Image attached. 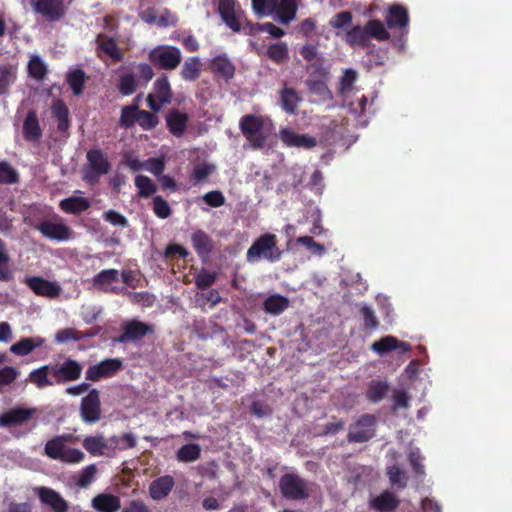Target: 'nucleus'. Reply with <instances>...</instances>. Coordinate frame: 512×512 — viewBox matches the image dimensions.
Masks as SVG:
<instances>
[{"label":"nucleus","instance_id":"obj_44","mask_svg":"<svg viewBox=\"0 0 512 512\" xmlns=\"http://www.w3.org/2000/svg\"><path fill=\"white\" fill-rule=\"evenodd\" d=\"M138 80L133 73H123L119 76L117 89L123 96H130L136 92Z\"/></svg>","mask_w":512,"mask_h":512},{"label":"nucleus","instance_id":"obj_35","mask_svg":"<svg viewBox=\"0 0 512 512\" xmlns=\"http://www.w3.org/2000/svg\"><path fill=\"white\" fill-rule=\"evenodd\" d=\"M87 79L86 73L80 68L71 69L66 75V82L75 96L83 94Z\"/></svg>","mask_w":512,"mask_h":512},{"label":"nucleus","instance_id":"obj_24","mask_svg":"<svg viewBox=\"0 0 512 512\" xmlns=\"http://www.w3.org/2000/svg\"><path fill=\"white\" fill-rule=\"evenodd\" d=\"M218 10L221 18L232 31H241L242 26L235 11L234 0H220Z\"/></svg>","mask_w":512,"mask_h":512},{"label":"nucleus","instance_id":"obj_22","mask_svg":"<svg viewBox=\"0 0 512 512\" xmlns=\"http://www.w3.org/2000/svg\"><path fill=\"white\" fill-rule=\"evenodd\" d=\"M91 507L96 512H118L121 508V500L110 493H99L92 498Z\"/></svg>","mask_w":512,"mask_h":512},{"label":"nucleus","instance_id":"obj_31","mask_svg":"<svg viewBox=\"0 0 512 512\" xmlns=\"http://www.w3.org/2000/svg\"><path fill=\"white\" fill-rule=\"evenodd\" d=\"M297 9L296 0H277L273 13L278 16L280 23L288 24L295 18Z\"/></svg>","mask_w":512,"mask_h":512},{"label":"nucleus","instance_id":"obj_52","mask_svg":"<svg viewBox=\"0 0 512 512\" xmlns=\"http://www.w3.org/2000/svg\"><path fill=\"white\" fill-rule=\"evenodd\" d=\"M48 72L44 61L37 55L31 57L28 62V73L36 80H43Z\"/></svg>","mask_w":512,"mask_h":512},{"label":"nucleus","instance_id":"obj_8","mask_svg":"<svg viewBox=\"0 0 512 512\" xmlns=\"http://www.w3.org/2000/svg\"><path fill=\"white\" fill-rule=\"evenodd\" d=\"M121 331L115 341L126 344L142 340L146 335L154 333V328L140 320L131 319L122 323Z\"/></svg>","mask_w":512,"mask_h":512},{"label":"nucleus","instance_id":"obj_6","mask_svg":"<svg viewBox=\"0 0 512 512\" xmlns=\"http://www.w3.org/2000/svg\"><path fill=\"white\" fill-rule=\"evenodd\" d=\"M82 371V364L72 358L52 364V378H54L55 384L77 381L80 379Z\"/></svg>","mask_w":512,"mask_h":512},{"label":"nucleus","instance_id":"obj_26","mask_svg":"<svg viewBox=\"0 0 512 512\" xmlns=\"http://www.w3.org/2000/svg\"><path fill=\"white\" fill-rule=\"evenodd\" d=\"M87 161L89 168L98 173L106 175L111 169V164L107 155L101 149H91L87 152Z\"/></svg>","mask_w":512,"mask_h":512},{"label":"nucleus","instance_id":"obj_21","mask_svg":"<svg viewBox=\"0 0 512 512\" xmlns=\"http://www.w3.org/2000/svg\"><path fill=\"white\" fill-rule=\"evenodd\" d=\"M371 349L380 355H384L394 350L408 352L411 350V345L408 342L399 341L396 337L389 335L375 341L372 344Z\"/></svg>","mask_w":512,"mask_h":512},{"label":"nucleus","instance_id":"obj_13","mask_svg":"<svg viewBox=\"0 0 512 512\" xmlns=\"http://www.w3.org/2000/svg\"><path fill=\"white\" fill-rule=\"evenodd\" d=\"M36 413V408H11L0 414V426L6 428L21 426L28 423Z\"/></svg>","mask_w":512,"mask_h":512},{"label":"nucleus","instance_id":"obj_51","mask_svg":"<svg viewBox=\"0 0 512 512\" xmlns=\"http://www.w3.org/2000/svg\"><path fill=\"white\" fill-rule=\"evenodd\" d=\"M267 56L276 64L285 62L289 57L287 44L278 42L270 45L267 49Z\"/></svg>","mask_w":512,"mask_h":512},{"label":"nucleus","instance_id":"obj_64","mask_svg":"<svg viewBox=\"0 0 512 512\" xmlns=\"http://www.w3.org/2000/svg\"><path fill=\"white\" fill-rule=\"evenodd\" d=\"M84 458L85 455L81 450L77 448L65 447L60 461L69 464H76L82 462Z\"/></svg>","mask_w":512,"mask_h":512},{"label":"nucleus","instance_id":"obj_11","mask_svg":"<svg viewBox=\"0 0 512 512\" xmlns=\"http://www.w3.org/2000/svg\"><path fill=\"white\" fill-rule=\"evenodd\" d=\"M122 361L118 358L105 359L96 365H91L86 370V379L97 382L102 378L114 376L121 368Z\"/></svg>","mask_w":512,"mask_h":512},{"label":"nucleus","instance_id":"obj_15","mask_svg":"<svg viewBox=\"0 0 512 512\" xmlns=\"http://www.w3.org/2000/svg\"><path fill=\"white\" fill-rule=\"evenodd\" d=\"M385 21L388 28L399 29L404 34L408 33L409 14L404 6L398 4L389 6Z\"/></svg>","mask_w":512,"mask_h":512},{"label":"nucleus","instance_id":"obj_34","mask_svg":"<svg viewBox=\"0 0 512 512\" xmlns=\"http://www.w3.org/2000/svg\"><path fill=\"white\" fill-rule=\"evenodd\" d=\"M70 435H59L54 438L48 440L44 447V453L49 458L54 460H60L64 449L66 447L65 443L70 440Z\"/></svg>","mask_w":512,"mask_h":512},{"label":"nucleus","instance_id":"obj_1","mask_svg":"<svg viewBox=\"0 0 512 512\" xmlns=\"http://www.w3.org/2000/svg\"><path fill=\"white\" fill-rule=\"evenodd\" d=\"M282 251L277 245L275 234L265 233L259 236L249 247L246 253L248 262H256L265 259L269 262H276L281 259Z\"/></svg>","mask_w":512,"mask_h":512},{"label":"nucleus","instance_id":"obj_10","mask_svg":"<svg viewBox=\"0 0 512 512\" xmlns=\"http://www.w3.org/2000/svg\"><path fill=\"white\" fill-rule=\"evenodd\" d=\"M32 10L50 22L60 21L66 14L64 0H30Z\"/></svg>","mask_w":512,"mask_h":512},{"label":"nucleus","instance_id":"obj_56","mask_svg":"<svg viewBox=\"0 0 512 512\" xmlns=\"http://www.w3.org/2000/svg\"><path fill=\"white\" fill-rule=\"evenodd\" d=\"M387 475L390 482L393 485H397L399 488H405L407 485V477L401 468L397 465L388 467Z\"/></svg>","mask_w":512,"mask_h":512},{"label":"nucleus","instance_id":"obj_45","mask_svg":"<svg viewBox=\"0 0 512 512\" xmlns=\"http://www.w3.org/2000/svg\"><path fill=\"white\" fill-rule=\"evenodd\" d=\"M389 392V385L384 381H372L366 391V398L371 403L383 400Z\"/></svg>","mask_w":512,"mask_h":512},{"label":"nucleus","instance_id":"obj_37","mask_svg":"<svg viewBox=\"0 0 512 512\" xmlns=\"http://www.w3.org/2000/svg\"><path fill=\"white\" fill-rule=\"evenodd\" d=\"M202 71L201 59L197 56L189 57L182 65L180 75L185 81H195Z\"/></svg>","mask_w":512,"mask_h":512},{"label":"nucleus","instance_id":"obj_33","mask_svg":"<svg viewBox=\"0 0 512 512\" xmlns=\"http://www.w3.org/2000/svg\"><path fill=\"white\" fill-rule=\"evenodd\" d=\"M345 42L351 46H359L362 48L368 47L370 44L368 32H367V26L364 27L360 25L353 26L351 29H349L344 38Z\"/></svg>","mask_w":512,"mask_h":512},{"label":"nucleus","instance_id":"obj_53","mask_svg":"<svg viewBox=\"0 0 512 512\" xmlns=\"http://www.w3.org/2000/svg\"><path fill=\"white\" fill-rule=\"evenodd\" d=\"M152 210L160 219H167L172 215V209L169 203L161 196L153 197Z\"/></svg>","mask_w":512,"mask_h":512},{"label":"nucleus","instance_id":"obj_39","mask_svg":"<svg viewBox=\"0 0 512 512\" xmlns=\"http://www.w3.org/2000/svg\"><path fill=\"white\" fill-rule=\"evenodd\" d=\"M289 299L280 294H273L267 297L263 303V309L266 313L279 315L289 307Z\"/></svg>","mask_w":512,"mask_h":512},{"label":"nucleus","instance_id":"obj_42","mask_svg":"<svg viewBox=\"0 0 512 512\" xmlns=\"http://www.w3.org/2000/svg\"><path fill=\"white\" fill-rule=\"evenodd\" d=\"M98 47L106 53L114 62H119L124 55L112 37L99 36Z\"/></svg>","mask_w":512,"mask_h":512},{"label":"nucleus","instance_id":"obj_7","mask_svg":"<svg viewBox=\"0 0 512 512\" xmlns=\"http://www.w3.org/2000/svg\"><path fill=\"white\" fill-rule=\"evenodd\" d=\"M79 413L86 424H95L101 419L100 392L93 388L81 399Z\"/></svg>","mask_w":512,"mask_h":512},{"label":"nucleus","instance_id":"obj_43","mask_svg":"<svg viewBox=\"0 0 512 512\" xmlns=\"http://www.w3.org/2000/svg\"><path fill=\"white\" fill-rule=\"evenodd\" d=\"M201 456V447L196 443L185 444L177 450L176 458L179 462L190 463Z\"/></svg>","mask_w":512,"mask_h":512},{"label":"nucleus","instance_id":"obj_49","mask_svg":"<svg viewBox=\"0 0 512 512\" xmlns=\"http://www.w3.org/2000/svg\"><path fill=\"white\" fill-rule=\"evenodd\" d=\"M20 181L18 171L7 161H0V184L13 185Z\"/></svg>","mask_w":512,"mask_h":512},{"label":"nucleus","instance_id":"obj_47","mask_svg":"<svg viewBox=\"0 0 512 512\" xmlns=\"http://www.w3.org/2000/svg\"><path fill=\"white\" fill-rule=\"evenodd\" d=\"M9 261L6 243L0 239V281L9 282L14 279L13 271L8 266Z\"/></svg>","mask_w":512,"mask_h":512},{"label":"nucleus","instance_id":"obj_12","mask_svg":"<svg viewBox=\"0 0 512 512\" xmlns=\"http://www.w3.org/2000/svg\"><path fill=\"white\" fill-rule=\"evenodd\" d=\"M44 237L54 241H66L73 237V231L62 221H41L35 227Z\"/></svg>","mask_w":512,"mask_h":512},{"label":"nucleus","instance_id":"obj_40","mask_svg":"<svg viewBox=\"0 0 512 512\" xmlns=\"http://www.w3.org/2000/svg\"><path fill=\"white\" fill-rule=\"evenodd\" d=\"M152 94L155 95L158 100H161L162 103H171L173 94L167 75L162 74L155 80Z\"/></svg>","mask_w":512,"mask_h":512},{"label":"nucleus","instance_id":"obj_14","mask_svg":"<svg viewBox=\"0 0 512 512\" xmlns=\"http://www.w3.org/2000/svg\"><path fill=\"white\" fill-rule=\"evenodd\" d=\"M119 275L117 269H104L93 276L92 285L104 293L118 294L121 289L112 284L119 280Z\"/></svg>","mask_w":512,"mask_h":512},{"label":"nucleus","instance_id":"obj_20","mask_svg":"<svg viewBox=\"0 0 512 512\" xmlns=\"http://www.w3.org/2000/svg\"><path fill=\"white\" fill-rule=\"evenodd\" d=\"M189 117L187 113L178 109H171L166 115V125L169 132L175 137H181L187 129Z\"/></svg>","mask_w":512,"mask_h":512},{"label":"nucleus","instance_id":"obj_46","mask_svg":"<svg viewBox=\"0 0 512 512\" xmlns=\"http://www.w3.org/2000/svg\"><path fill=\"white\" fill-rule=\"evenodd\" d=\"M134 184L138 189V196L147 199L157 191L156 184L145 175H137L134 179Z\"/></svg>","mask_w":512,"mask_h":512},{"label":"nucleus","instance_id":"obj_18","mask_svg":"<svg viewBox=\"0 0 512 512\" xmlns=\"http://www.w3.org/2000/svg\"><path fill=\"white\" fill-rule=\"evenodd\" d=\"M82 446L92 456H112L109 438H105L102 434L85 437Z\"/></svg>","mask_w":512,"mask_h":512},{"label":"nucleus","instance_id":"obj_9","mask_svg":"<svg viewBox=\"0 0 512 512\" xmlns=\"http://www.w3.org/2000/svg\"><path fill=\"white\" fill-rule=\"evenodd\" d=\"M41 505L50 512H69V502L55 489L39 486L33 489Z\"/></svg>","mask_w":512,"mask_h":512},{"label":"nucleus","instance_id":"obj_16","mask_svg":"<svg viewBox=\"0 0 512 512\" xmlns=\"http://www.w3.org/2000/svg\"><path fill=\"white\" fill-rule=\"evenodd\" d=\"M192 247L202 262L208 261L214 250L213 239L203 230H196L191 235Z\"/></svg>","mask_w":512,"mask_h":512},{"label":"nucleus","instance_id":"obj_4","mask_svg":"<svg viewBox=\"0 0 512 512\" xmlns=\"http://www.w3.org/2000/svg\"><path fill=\"white\" fill-rule=\"evenodd\" d=\"M282 496L289 500H304L309 497L307 483L294 473H286L279 480Z\"/></svg>","mask_w":512,"mask_h":512},{"label":"nucleus","instance_id":"obj_41","mask_svg":"<svg viewBox=\"0 0 512 512\" xmlns=\"http://www.w3.org/2000/svg\"><path fill=\"white\" fill-rule=\"evenodd\" d=\"M136 437L133 433H124L121 436H111L109 438V445L111 448V455L114 456L116 451H124L134 448L136 446Z\"/></svg>","mask_w":512,"mask_h":512},{"label":"nucleus","instance_id":"obj_63","mask_svg":"<svg viewBox=\"0 0 512 512\" xmlns=\"http://www.w3.org/2000/svg\"><path fill=\"white\" fill-rule=\"evenodd\" d=\"M102 217L106 222L110 223L113 226H118V227H123V228L128 226L127 218L115 210L111 209V210L105 211L103 213Z\"/></svg>","mask_w":512,"mask_h":512},{"label":"nucleus","instance_id":"obj_38","mask_svg":"<svg viewBox=\"0 0 512 512\" xmlns=\"http://www.w3.org/2000/svg\"><path fill=\"white\" fill-rule=\"evenodd\" d=\"M45 340L41 337L22 338L14 343L10 350L15 355L26 356L30 354L35 348L41 347Z\"/></svg>","mask_w":512,"mask_h":512},{"label":"nucleus","instance_id":"obj_2","mask_svg":"<svg viewBox=\"0 0 512 512\" xmlns=\"http://www.w3.org/2000/svg\"><path fill=\"white\" fill-rule=\"evenodd\" d=\"M263 128L264 118L260 115L246 114L240 118L239 129L255 150L262 149L267 142V135L263 133Z\"/></svg>","mask_w":512,"mask_h":512},{"label":"nucleus","instance_id":"obj_5","mask_svg":"<svg viewBox=\"0 0 512 512\" xmlns=\"http://www.w3.org/2000/svg\"><path fill=\"white\" fill-rule=\"evenodd\" d=\"M377 419L373 414H363L350 426L347 440L350 443H364L375 436Z\"/></svg>","mask_w":512,"mask_h":512},{"label":"nucleus","instance_id":"obj_54","mask_svg":"<svg viewBox=\"0 0 512 512\" xmlns=\"http://www.w3.org/2000/svg\"><path fill=\"white\" fill-rule=\"evenodd\" d=\"M217 279V273L202 268L195 276V285L200 290H205L212 286Z\"/></svg>","mask_w":512,"mask_h":512},{"label":"nucleus","instance_id":"obj_57","mask_svg":"<svg viewBox=\"0 0 512 512\" xmlns=\"http://www.w3.org/2000/svg\"><path fill=\"white\" fill-rule=\"evenodd\" d=\"M214 171V166L206 162L197 164L193 168L191 179L196 182L205 181Z\"/></svg>","mask_w":512,"mask_h":512},{"label":"nucleus","instance_id":"obj_32","mask_svg":"<svg viewBox=\"0 0 512 512\" xmlns=\"http://www.w3.org/2000/svg\"><path fill=\"white\" fill-rule=\"evenodd\" d=\"M28 380L38 388L55 385L52 378V364H47L30 372Z\"/></svg>","mask_w":512,"mask_h":512},{"label":"nucleus","instance_id":"obj_48","mask_svg":"<svg viewBox=\"0 0 512 512\" xmlns=\"http://www.w3.org/2000/svg\"><path fill=\"white\" fill-rule=\"evenodd\" d=\"M369 40L371 38L377 41H387L390 39V33L379 19H372L366 23Z\"/></svg>","mask_w":512,"mask_h":512},{"label":"nucleus","instance_id":"obj_50","mask_svg":"<svg viewBox=\"0 0 512 512\" xmlns=\"http://www.w3.org/2000/svg\"><path fill=\"white\" fill-rule=\"evenodd\" d=\"M17 71L9 65L0 66V95L9 91V87L16 81Z\"/></svg>","mask_w":512,"mask_h":512},{"label":"nucleus","instance_id":"obj_25","mask_svg":"<svg viewBox=\"0 0 512 512\" xmlns=\"http://www.w3.org/2000/svg\"><path fill=\"white\" fill-rule=\"evenodd\" d=\"M210 70L216 76L229 81L234 77L236 68L226 55H217L210 62Z\"/></svg>","mask_w":512,"mask_h":512},{"label":"nucleus","instance_id":"obj_3","mask_svg":"<svg viewBox=\"0 0 512 512\" xmlns=\"http://www.w3.org/2000/svg\"><path fill=\"white\" fill-rule=\"evenodd\" d=\"M149 59L159 69L174 70L180 65L182 54L176 46L161 45L149 52Z\"/></svg>","mask_w":512,"mask_h":512},{"label":"nucleus","instance_id":"obj_19","mask_svg":"<svg viewBox=\"0 0 512 512\" xmlns=\"http://www.w3.org/2000/svg\"><path fill=\"white\" fill-rule=\"evenodd\" d=\"M282 142L288 147H302L310 149L316 146L317 141L314 137L307 134H298L290 129H283L280 132Z\"/></svg>","mask_w":512,"mask_h":512},{"label":"nucleus","instance_id":"obj_55","mask_svg":"<svg viewBox=\"0 0 512 512\" xmlns=\"http://www.w3.org/2000/svg\"><path fill=\"white\" fill-rule=\"evenodd\" d=\"M139 109L136 106H125L121 110L120 125L124 128L132 127L138 122Z\"/></svg>","mask_w":512,"mask_h":512},{"label":"nucleus","instance_id":"obj_30","mask_svg":"<svg viewBox=\"0 0 512 512\" xmlns=\"http://www.w3.org/2000/svg\"><path fill=\"white\" fill-rule=\"evenodd\" d=\"M91 206L90 201L85 197L71 196L60 201L59 207L67 214L78 215L87 211Z\"/></svg>","mask_w":512,"mask_h":512},{"label":"nucleus","instance_id":"obj_59","mask_svg":"<svg viewBox=\"0 0 512 512\" xmlns=\"http://www.w3.org/2000/svg\"><path fill=\"white\" fill-rule=\"evenodd\" d=\"M96 473L97 468L94 464L86 466L79 474L76 484L82 488L88 487L94 480Z\"/></svg>","mask_w":512,"mask_h":512},{"label":"nucleus","instance_id":"obj_62","mask_svg":"<svg viewBox=\"0 0 512 512\" xmlns=\"http://www.w3.org/2000/svg\"><path fill=\"white\" fill-rule=\"evenodd\" d=\"M352 13L350 11H341L335 14L329 21V25L335 29L344 28L352 23Z\"/></svg>","mask_w":512,"mask_h":512},{"label":"nucleus","instance_id":"obj_61","mask_svg":"<svg viewBox=\"0 0 512 512\" xmlns=\"http://www.w3.org/2000/svg\"><path fill=\"white\" fill-rule=\"evenodd\" d=\"M80 331L75 328H65L57 331L55 341L57 343H67L69 341H80Z\"/></svg>","mask_w":512,"mask_h":512},{"label":"nucleus","instance_id":"obj_60","mask_svg":"<svg viewBox=\"0 0 512 512\" xmlns=\"http://www.w3.org/2000/svg\"><path fill=\"white\" fill-rule=\"evenodd\" d=\"M360 312L363 317V325L366 330L372 331L378 328L379 321L370 307L364 305L361 307Z\"/></svg>","mask_w":512,"mask_h":512},{"label":"nucleus","instance_id":"obj_27","mask_svg":"<svg viewBox=\"0 0 512 512\" xmlns=\"http://www.w3.org/2000/svg\"><path fill=\"white\" fill-rule=\"evenodd\" d=\"M51 113L57 121V130L61 133H66L71 121L70 112L65 102L61 99L54 100L51 106Z\"/></svg>","mask_w":512,"mask_h":512},{"label":"nucleus","instance_id":"obj_29","mask_svg":"<svg viewBox=\"0 0 512 512\" xmlns=\"http://www.w3.org/2000/svg\"><path fill=\"white\" fill-rule=\"evenodd\" d=\"M399 503V499L392 492L384 491L370 502V506L378 512H393Z\"/></svg>","mask_w":512,"mask_h":512},{"label":"nucleus","instance_id":"obj_36","mask_svg":"<svg viewBox=\"0 0 512 512\" xmlns=\"http://www.w3.org/2000/svg\"><path fill=\"white\" fill-rule=\"evenodd\" d=\"M301 97L293 88L284 86L280 91V103L282 109L288 114H295Z\"/></svg>","mask_w":512,"mask_h":512},{"label":"nucleus","instance_id":"obj_28","mask_svg":"<svg viewBox=\"0 0 512 512\" xmlns=\"http://www.w3.org/2000/svg\"><path fill=\"white\" fill-rule=\"evenodd\" d=\"M174 484V479L170 475L159 477L150 484V496L154 500H161L171 492V490L174 487Z\"/></svg>","mask_w":512,"mask_h":512},{"label":"nucleus","instance_id":"obj_17","mask_svg":"<svg viewBox=\"0 0 512 512\" xmlns=\"http://www.w3.org/2000/svg\"><path fill=\"white\" fill-rule=\"evenodd\" d=\"M27 286L39 296L48 298H56L60 294V287L49 280L42 277H30L26 279Z\"/></svg>","mask_w":512,"mask_h":512},{"label":"nucleus","instance_id":"obj_58","mask_svg":"<svg viewBox=\"0 0 512 512\" xmlns=\"http://www.w3.org/2000/svg\"><path fill=\"white\" fill-rule=\"evenodd\" d=\"M137 123L144 130H151L158 125V117L156 114L152 112L146 110H139Z\"/></svg>","mask_w":512,"mask_h":512},{"label":"nucleus","instance_id":"obj_23","mask_svg":"<svg viewBox=\"0 0 512 512\" xmlns=\"http://www.w3.org/2000/svg\"><path fill=\"white\" fill-rule=\"evenodd\" d=\"M23 137L28 142H36L43 135L42 128L35 110H29L22 126Z\"/></svg>","mask_w":512,"mask_h":512}]
</instances>
